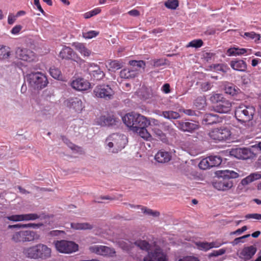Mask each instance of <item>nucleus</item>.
I'll return each mask as SVG.
<instances>
[{"label":"nucleus","mask_w":261,"mask_h":261,"mask_svg":"<svg viewBox=\"0 0 261 261\" xmlns=\"http://www.w3.org/2000/svg\"><path fill=\"white\" fill-rule=\"evenodd\" d=\"M218 179L213 182L214 187L218 190L226 191L233 186L232 179L239 176L238 173L231 170H220L216 172Z\"/></svg>","instance_id":"f257e3e1"},{"label":"nucleus","mask_w":261,"mask_h":261,"mask_svg":"<svg viewBox=\"0 0 261 261\" xmlns=\"http://www.w3.org/2000/svg\"><path fill=\"white\" fill-rule=\"evenodd\" d=\"M123 123L133 131L138 130L140 127L148 126L150 121L145 116L135 112L126 114L122 118Z\"/></svg>","instance_id":"f03ea898"},{"label":"nucleus","mask_w":261,"mask_h":261,"mask_svg":"<svg viewBox=\"0 0 261 261\" xmlns=\"http://www.w3.org/2000/svg\"><path fill=\"white\" fill-rule=\"evenodd\" d=\"M51 249L43 244L24 248L23 253L30 258L34 259H46L51 256Z\"/></svg>","instance_id":"7ed1b4c3"},{"label":"nucleus","mask_w":261,"mask_h":261,"mask_svg":"<svg viewBox=\"0 0 261 261\" xmlns=\"http://www.w3.org/2000/svg\"><path fill=\"white\" fill-rule=\"evenodd\" d=\"M127 143L125 135L117 133L110 135L106 140L105 144L113 153H117L124 148Z\"/></svg>","instance_id":"20e7f679"},{"label":"nucleus","mask_w":261,"mask_h":261,"mask_svg":"<svg viewBox=\"0 0 261 261\" xmlns=\"http://www.w3.org/2000/svg\"><path fill=\"white\" fill-rule=\"evenodd\" d=\"M210 101L214 105V111L219 113H227L231 108V102L221 94H214L210 97Z\"/></svg>","instance_id":"39448f33"},{"label":"nucleus","mask_w":261,"mask_h":261,"mask_svg":"<svg viewBox=\"0 0 261 261\" xmlns=\"http://www.w3.org/2000/svg\"><path fill=\"white\" fill-rule=\"evenodd\" d=\"M255 113V109L254 106L240 105L236 108L234 116L239 121L246 123L253 119Z\"/></svg>","instance_id":"423d86ee"},{"label":"nucleus","mask_w":261,"mask_h":261,"mask_svg":"<svg viewBox=\"0 0 261 261\" xmlns=\"http://www.w3.org/2000/svg\"><path fill=\"white\" fill-rule=\"evenodd\" d=\"M27 79L31 86L34 89H42L48 84L46 76L40 72L28 74L27 75Z\"/></svg>","instance_id":"0eeeda50"},{"label":"nucleus","mask_w":261,"mask_h":261,"mask_svg":"<svg viewBox=\"0 0 261 261\" xmlns=\"http://www.w3.org/2000/svg\"><path fill=\"white\" fill-rule=\"evenodd\" d=\"M40 235L32 230H20L12 235V240L16 243H24L38 240Z\"/></svg>","instance_id":"6e6552de"},{"label":"nucleus","mask_w":261,"mask_h":261,"mask_svg":"<svg viewBox=\"0 0 261 261\" xmlns=\"http://www.w3.org/2000/svg\"><path fill=\"white\" fill-rule=\"evenodd\" d=\"M209 137L216 141H224L231 138V132L229 128L221 126L213 129L208 133Z\"/></svg>","instance_id":"1a4fd4ad"},{"label":"nucleus","mask_w":261,"mask_h":261,"mask_svg":"<svg viewBox=\"0 0 261 261\" xmlns=\"http://www.w3.org/2000/svg\"><path fill=\"white\" fill-rule=\"evenodd\" d=\"M93 93L96 97L109 100L113 98L115 92L110 85L100 84L94 88Z\"/></svg>","instance_id":"9d476101"},{"label":"nucleus","mask_w":261,"mask_h":261,"mask_svg":"<svg viewBox=\"0 0 261 261\" xmlns=\"http://www.w3.org/2000/svg\"><path fill=\"white\" fill-rule=\"evenodd\" d=\"M57 250L61 253H71L78 250V245L72 241L60 240L54 242Z\"/></svg>","instance_id":"9b49d317"},{"label":"nucleus","mask_w":261,"mask_h":261,"mask_svg":"<svg viewBox=\"0 0 261 261\" xmlns=\"http://www.w3.org/2000/svg\"><path fill=\"white\" fill-rule=\"evenodd\" d=\"M174 124L180 130L191 134L199 128V122L193 120H178Z\"/></svg>","instance_id":"f8f14e48"},{"label":"nucleus","mask_w":261,"mask_h":261,"mask_svg":"<svg viewBox=\"0 0 261 261\" xmlns=\"http://www.w3.org/2000/svg\"><path fill=\"white\" fill-rule=\"evenodd\" d=\"M231 154L236 158L242 160L252 159L256 155L250 149L247 148H233L231 151Z\"/></svg>","instance_id":"ddd939ff"},{"label":"nucleus","mask_w":261,"mask_h":261,"mask_svg":"<svg viewBox=\"0 0 261 261\" xmlns=\"http://www.w3.org/2000/svg\"><path fill=\"white\" fill-rule=\"evenodd\" d=\"M40 218V216L37 214L30 213L21 215H13L9 216H6L4 218L5 223H7V220L13 222H18L22 221H33Z\"/></svg>","instance_id":"4468645a"},{"label":"nucleus","mask_w":261,"mask_h":261,"mask_svg":"<svg viewBox=\"0 0 261 261\" xmlns=\"http://www.w3.org/2000/svg\"><path fill=\"white\" fill-rule=\"evenodd\" d=\"M59 56L62 59L72 60L77 63L82 61L81 58L78 57L73 49L69 46H64Z\"/></svg>","instance_id":"2eb2a0df"},{"label":"nucleus","mask_w":261,"mask_h":261,"mask_svg":"<svg viewBox=\"0 0 261 261\" xmlns=\"http://www.w3.org/2000/svg\"><path fill=\"white\" fill-rule=\"evenodd\" d=\"M91 252L103 256H114L116 251L114 248L105 246L95 245L89 247Z\"/></svg>","instance_id":"dca6fc26"},{"label":"nucleus","mask_w":261,"mask_h":261,"mask_svg":"<svg viewBox=\"0 0 261 261\" xmlns=\"http://www.w3.org/2000/svg\"><path fill=\"white\" fill-rule=\"evenodd\" d=\"M257 251V248L253 245L244 247L242 250L238 253L240 258L244 261L250 260Z\"/></svg>","instance_id":"f3484780"},{"label":"nucleus","mask_w":261,"mask_h":261,"mask_svg":"<svg viewBox=\"0 0 261 261\" xmlns=\"http://www.w3.org/2000/svg\"><path fill=\"white\" fill-rule=\"evenodd\" d=\"M144 261H167V259L160 249H156L148 252L147 256L144 258Z\"/></svg>","instance_id":"a211bd4d"},{"label":"nucleus","mask_w":261,"mask_h":261,"mask_svg":"<svg viewBox=\"0 0 261 261\" xmlns=\"http://www.w3.org/2000/svg\"><path fill=\"white\" fill-rule=\"evenodd\" d=\"M201 121L202 124L207 125L221 122L222 119L217 114L205 113L202 115Z\"/></svg>","instance_id":"6ab92c4d"},{"label":"nucleus","mask_w":261,"mask_h":261,"mask_svg":"<svg viewBox=\"0 0 261 261\" xmlns=\"http://www.w3.org/2000/svg\"><path fill=\"white\" fill-rule=\"evenodd\" d=\"M119 122V119L114 115H103L98 119L99 124L102 126H113Z\"/></svg>","instance_id":"aec40b11"},{"label":"nucleus","mask_w":261,"mask_h":261,"mask_svg":"<svg viewBox=\"0 0 261 261\" xmlns=\"http://www.w3.org/2000/svg\"><path fill=\"white\" fill-rule=\"evenodd\" d=\"M71 87L78 91H86L90 87V83L83 78H78L73 81L71 84Z\"/></svg>","instance_id":"412c9836"},{"label":"nucleus","mask_w":261,"mask_h":261,"mask_svg":"<svg viewBox=\"0 0 261 261\" xmlns=\"http://www.w3.org/2000/svg\"><path fill=\"white\" fill-rule=\"evenodd\" d=\"M15 53L16 57L19 59L29 62L33 60L31 57L33 52L26 48L18 47Z\"/></svg>","instance_id":"4be33fe9"},{"label":"nucleus","mask_w":261,"mask_h":261,"mask_svg":"<svg viewBox=\"0 0 261 261\" xmlns=\"http://www.w3.org/2000/svg\"><path fill=\"white\" fill-rule=\"evenodd\" d=\"M67 106L74 110L76 112L81 111L83 109V103L78 97H71L66 100Z\"/></svg>","instance_id":"5701e85b"},{"label":"nucleus","mask_w":261,"mask_h":261,"mask_svg":"<svg viewBox=\"0 0 261 261\" xmlns=\"http://www.w3.org/2000/svg\"><path fill=\"white\" fill-rule=\"evenodd\" d=\"M230 67L235 70L245 72L247 69V64L243 60H232L230 62Z\"/></svg>","instance_id":"b1692460"},{"label":"nucleus","mask_w":261,"mask_h":261,"mask_svg":"<svg viewBox=\"0 0 261 261\" xmlns=\"http://www.w3.org/2000/svg\"><path fill=\"white\" fill-rule=\"evenodd\" d=\"M171 159V153L168 151L159 150L155 155V160L159 163H165Z\"/></svg>","instance_id":"393cba45"},{"label":"nucleus","mask_w":261,"mask_h":261,"mask_svg":"<svg viewBox=\"0 0 261 261\" xmlns=\"http://www.w3.org/2000/svg\"><path fill=\"white\" fill-rule=\"evenodd\" d=\"M138 72L136 69L130 68L124 69L120 72V76L124 79H133L137 76Z\"/></svg>","instance_id":"a878e982"},{"label":"nucleus","mask_w":261,"mask_h":261,"mask_svg":"<svg viewBox=\"0 0 261 261\" xmlns=\"http://www.w3.org/2000/svg\"><path fill=\"white\" fill-rule=\"evenodd\" d=\"M251 49H246L243 48H239L238 47H233L230 48L227 50V55L228 56H240L247 53L248 51H250Z\"/></svg>","instance_id":"bb28decb"},{"label":"nucleus","mask_w":261,"mask_h":261,"mask_svg":"<svg viewBox=\"0 0 261 261\" xmlns=\"http://www.w3.org/2000/svg\"><path fill=\"white\" fill-rule=\"evenodd\" d=\"M160 116L170 120L177 119L180 118V114L178 112L173 111H162Z\"/></svg>","instance_id":"cd10ccee"},{"label":"nucleus","mask_w":261,"mask_h":261,"mask_svg":"<svg viewBox=\"0 0 261 261\" xmlns=\"http://www.w3.org/2000/svg\"><path fill=\"white\" fill-rule=\"evenodd\" d=\"M224 90L226 94L233 96L238 93L240 89L232 83H227L224 86Z\"/></svg>","instance_id":"c85d7f7f"},{"label":"nucleus","mask_w":261,"mask_h":261,"mask_svg":"<svg viewBox=\"0 0 261 261\" xmlns=\"http://www.w3.org/2000/svg\"><path fill=\"white\" fill-rule=\"evenodd\" d=\"M71 226L76 230L92 229L93 228V225L89 223H72Z\"/></svg>","instance_id":"c756f323"},{"label":"nucleus","mask_w":261,"mask_h":261,"mask_svg":"<svg viewBox=\"0 0 261 261\" xmlns=\"http://www.w3.org/2000/svg\"><path fill=\"white\" fill-rule=\"evenodd\" d=\"M109 70L112 72H115L123 67V63L117 60H110L108 62Z\"/></svg>","instance_id":"7c9ffc66"},{"label":"nucleus","mask_w":261,"mask_h":261,"mask_svg":"<svg viewBox=\"0 0 261 261\" xmlns=\"http://www.w3.org/2000/svg\"><path fill=\"white\" fill-rule=\"evenodd\" d=\"M261 178V174L258 173H251L246 178L242 179L241 183L243 185H247L251 182Z\"/></svg>","instance_id":"2f4dec72"},{"label":"nucleus","mask_w":261,"mask_h":261,"mask_svg":"<svg viewBox=\"0 0 261 261\" xmlns=\"http://www.w3.org/2000/svg\"><path fill=\"white\" fill-rule=\"evenodd\" d=\"M73 46L82 55L85 57H89L91 51L87 49L85 45L81 43H74Z\"/></svg>","instance_id":"473e14b6"},{"label":"nucleus","mask_w":261,"mask_h":261,"mask_svg":"<svg viewBox=\"0 0 261 261\" xmlns=\"http://www.w3.org/2000/svg\"><path fill=\"white\" fill-rule=\"evenodd\" d=\"M89 74L91 79L95 81L101 80L105 76V73L101 68L95 71H90Z\"/></svg>","instance_id":"72a5a7b5"},{"label":"nucleus","mask_w":261,"mask_h":261,"mask_svg":"<svg viewBox=\"0 0 261 261\" xmlns=\"http://www.w3.org/2000/svg\"><path fill=\"white\" fill-rule=\"evenodd\" d=\"M10 48L9 47L0 44V60H5L10 56Z\"/></svg>","instance_id":"f704fd0d"},{"label":"nucleus","mask_w":261,"mask_h":261,"mask_svg":"<svg viewBox=\"0 0 261 261\" xmlns=\"http://www.w3.org/2000/svg\"><path fill=\"white\" fill-rule=\"evenodd\" d=\"M193 104L198 109H202L206 105V99L204 96H199L194 100Z\"/></svg>","instance_id":"c9c22d12"},{"label":"nucleus","mask_w":261,"mask_h":261,"mask_svg":"<svg viewBox=\"0 0 261 261\" xmlns=\"http://www.w3.org/2000/svg\"><path fill=\"white\" fill-rule=\"evenodd\" d=\"M152 130L153 132V134L160 140H161L163 142H165L167 141V139L166 138V135L163 132V131L157 128L153 127L152 128Z\"/></svg>","instance_id":"e433bc0d"},{"label":"nucleus","mask_w":261,"mask_h":261,"mask_svg":"<svg viewBox=\"0 0 261 261\" xmlns=\"http://www.w3.org/2000/svg\"><path fill=\"white\" fill-rule=\"evenodd\" d=\"M210 166L212 167L219 166L222 161V158L219 155H210L208 156Z\"/></svg>","instance_id":"4c0bfd02"},{"label":"nucleus","mask_w":261,"mask_h":261,"mask_svg":"<svg viewBox=\"0 0 261 261\" xmlns=\"http://www.w3.org/2000/svg\"><path fill=\"white\" fill-rule=\"evenodd\" d=\"M129 64L132 66V68L134 69H136L137 72L138 68H143L144 69L145 67V63L142 60H131L129 62Z\"/></svg>","instance_id":"58836bf2"},{"label":"nucleus","mask_w":261,"mask_h":261,"mask_svg":"<svg viewBox=\"0 0 261 261\" xmlns=\"http://www.w3.org/2000/svg\"><path fill=\"white\" fill-rule=\"evenodd\" d=\"M212 67V66H211ZM213 68L216 72L221 71L223 73H226L230 68L226 64H217L213 65Z\"/></svg>","instance_id":"ea45409f"},{"label":"nucleus","mask_w":261,"mask_h":261,"mask_svg":"<svg viewBox=\"0 0 261 261\" xmlns=\"http://www.w3.org/2000/svg\"><path fill=\"white\" fill-rule=\"evenodd\" d=\"M146 127H140V128H138V130H135V132L138 133L141 137L147 140L151 138V136L146 129Z\"/></svg>","instance_id":"a19ab883"},{"label":"nucleus","mask_w":261,"mask_h":261,"mask_svg":"<svg viewBox=\"0 0 261 261\" xmlns=\"http://www.w3.org/2000/svg\"><path fill=\"white\" fill-rule=\"evenodd\" d=\"M49 73L55 79L60 80L62 78L61 72L58 68L51 67L49 69Z\"/></svg>","instance_id":"79ce46f5"},{"label":"nucleus","mask_w":261,"mask_h":261,"mask_svg":"<svg viewBox=\"0 0 261 261\" xmlns=\"http://www.w3.org/2000/svg\"><path fill=\"white\" fill-rule=\"evenodd\" d=\"M141 211L144 213L153 217H158L160 216V212L158 211H153V210L148 208L145 206H141Z\"/></svg>","instance_id":"37998d69"},{"label":"nucleus","mask_w":261,"mask_h":261,"mask_svg":"<svg viewBox=\"0 0 261 261\" xmlns=\"http://www.w3.org/2000/svg\"><path fill=\"white\" fill-rule=\"evenodd\" d=\"M164 5L168 9L175 10L178 7L179 2L178 0H167Z\"/></svg>","instance_id":"c03bdc74"},{"label":"nucleus","mask_w":261,"mask_h":261,"mask_svg":"<svg viewBox=\"0 0 261 261\" xmlns=\"http://www.w3.org/2000/svg\"><path fill=\"white\" fill-rule=\"evenodd\" d=\"M135 245L139 247L142 250H148L149 248V244L145 240H138L134 243Z\"/></svg>","instance_id":"a18cd8bd"},{"label":"nucleus","mask_w":261,"mask_h":261,"mask_svg":"<svg viewBox=\"0 0 261 261\" xmlns=\"http://www.w3.org/2000/svg\"><path fill=\"white\" fill-rule=\"evenodd\" d=\"M242 36L247 39H255V40H259L260 36L259 34H256L254 32H246Z\"/></svg>","instance_id":"49530a36"},{"label":"nucleus","mask_w":261,"mask_h":261,"mask_svg":"<svg viewBox=\"0 0 261 261\" xmlns=\"http://www.w3.org/2000/svg\"><path fill=\"white\" fill-rule=\"evenodd\" d=\"M199 167L200 169L203 170L211 168L212 167L210 166V161H209L208 157L201 160L199 164Z\"/></svg>","instance_id":"de8ad7c7"},{"label":"nucleus","mask_w":261,"mask_h":261,"mask_svg":"<svg viewBox=\"0 0 261 261\" xmlns=\"http://www.w3.org/2000/svg\"><path fill=\"white\" fill-rule=\"evenodd\" d=\"M199 250L206 251L211 249L210 244L208 242H198L196 243Z\"/></svg>","instance_id":"09e8293b"},{"label":"nucleus","mask_w":261,"mask_h":261,"mask_svg":"<svg viewBox=\"0 0 261 261\" xmlns=\"http://www.w3.org/2000/svg\"><path fill=\"white\" fill-rule=\"evenodd\" d=\"M203 45V41L201 39L194 40L189 43L187 45V47H193L195 48H198L201 47Z\"/></svg>","instance_id":"8fccbe9b"},{"label":"nucleus","mask_w":261,"mask_h":261,"mask_svg":"<svg viewBox=\"0 0 261 261\" xmlns=\"http://www.w3.org/2000/svg\"><path fill=\"white\" fill-rule=\"evenodd\" d=\"M226 251V248H222L218 250H214L211 253H210L208 255L209 258L212 257H217L219 255H221L225 253Z\"/></svg>","instance_id":"3c124183"},{"label":"nucleus","mask_w":261,"mask_h":261,"mask_svg":"<svg viewBox=\"0 0 261 261\" xmlns=\"http://www.w3.org/2000/svg\"><path fill=\"white\" fill-rule=\"evenodd\" d=\"M98 34L99 33L95 31H90L88 32L84 33L83 35L86 39H91L97 36Z\"/></svg>","instance_id":"603ef678"},{"label":"nucleus","mask_w":261,"mask_h":261,"mask_svg":"<svg viewBox=\"0 0 261 261\" xmlns=\"http://www.w3.org/2000/svg\"><path fill=\"white\" fill-rule=\"evenodd\" d=\"M100 12V10L99 8L95 9L92 11L88 12L84 14L85 18H89L93 16H95Z\"/></svg>","instance_id":"864d4df0"},{"label":"nucleus","mask_w":261,"mask_h":261,"mask_svg":"<svg viewBox=\"0 0 261 261\" xmlns=\"http://www.w3.org/2000/svg\"><path fill=\"white\" fill-rule=\"evenodd\" d=\"M120 247L123 250L126 251L130 250L131 248V244L129 242H125L123 241L119 242Z\"/></svg>","instance_id":"5fc2aeb1"},{"label":"nucleus","mask_w":261,"mask_h":261,"mask_svg":"<svg viewBox=\"0 0 261 261\" xmlns=\"http://www.w3.org/2000/svg\"><path fill=\"white\" fill-rule=\"evenodd\" d=\"M179 111H180V112H182L184 114H185L186 115H188V116H197L198 115H197V113H199V112L195 111L192 110L191 109H180Z\"/></svg>","instance_id":"6e6d98bb"},{"label":"nucleus","mask_w":261,"mask_h":261,"mask_svg":"<svg viewBox=\"0 0 261 261\" xmlns=\"http://www.w3.org/2000/svg\"><path fill=\"white\" fill-rule=\"evenodd\" d=\"M213 87V84L210 82H204L201 84L200 88L203 91H207Z\"/></svg>","instance_id":"4d7b16f0"},{"label":"nucleus","mask_w":261,"mask_h":261,"mask_svg":"<svg viewBox=\"0 0 261 261\" xmlns=\"http://www.w3.org/2000/svg\"><path fill=\"white\" fill-rule=\"evenodd\" d=\"M153 65L154 67H160L161 66L164 65L166 64L165 60H164L163 59L154 60L153 61Z\"/></svg>","instance_id":"13d9d810"},{"label":"nucleus","mask_w":261,"mask_h":261,"mask_svg":"<svg viewBox=\"0 0 261 261\" xmlns=\"http://www.w3.org/2000/svg\"><path fill=\"white\" fill-rule=\"evenodd\" d=\"M115 199V198H113V197H111L109 196H101L99 197H97L96 198L95 200H94V202H97V203H102V201H101V200H114Z\"/></svg>","instance_id":"bf43d9fd"},{"label":"nucleus","mask_w":261,"mask_h":261,"mask_svg":"<svg viewBox=\"0 0 261 261\" xmlns=\"http://www.w3.org/2000/svg\"><path fill=\"white\" fill-rule=\"evenodd\" d=\"M245 218L246 219H255L257 220H261V214H249L246 215Z\"/></svg>","instance_id":"052dcab7"},{"label":"nucleus","mask_w":261,"mask_h":261,"mask_svg":"<svg viewBox=\"0 0 261 261\" xmlns=\"http://www.w3.org/2000/svg\"><path fill=\"white\" fill-rule=\"evenodd\" d=\"M215 55V54L213 53H205L203 54V57L205 61L209 62Z\"/></svg>","instance_id":"680f3d73"},{"label":"nucleus","mask_w":261,"mask_h":261,"mask_svg":"<svg viewBox=\"0 0 261 261\" xmlns=\"http://www.w3.org/2000/svg\"><path fill=\"white\" fill-rule=\"evenodd\" d=\"M161 90L163 92H164L165 94L169 93L171 91L170 86L169 84H164L161 88Z\"/></svg>","instance_id":"e2e57ef3"},{"label":"nucleus","mask_w":261,"mask_h":261,"mask_svg":"<svg viewBox=\"0 0 261 261\" xmlns=\"http://www.w3.org/2000/svg\"><path fill=\"white\" fill-rule=\"evenodd\" d=\"M247 229L246 226H243L241 228L238 229L237 230L231 232V234H237L239 235L243 233L244 231H246Z\"/></svg>","instance_id":"0e129e2a"},{"label":"nucleus","mask_w":261,"mask_h":261,"mask_svg":"<svg viewBox=\"0 0 261 261\" xmlns=\"http://www.w3.org/2000/svg\"><path fill=\"white\" fill-rule=\"evenodd\" d=\"M22 27L21 25H16L11 31L13 34H17L19 33Z\"/></svg>","instance_id":"69168bd1"},{"label":"nucleus","mask_w":261,"mask_h":261,"mask_svg":"<svg viewBox=\"0 0 261 261\" xmlns=\"http://www.w3.org/2000/svg\"><path fill=\"white\" fill-rule=\"evenodd\" d=\"M34 4L37 7V9L39 10V11H40L42 14L45 15V12L42 8L41 5L39 3V0H34Z\"/></svg>","instance_id":"338daca9"},{"label":"nucleus","mask_w":261,"mask_h":261,"mask_svg":"<svg viewBox=\"0 0 261 261\" xmlns=\"http://www.w3.org/2000/svg\"><path fill=\"white\" fill-rule=\"evenodd\" d=\"M100 69V67L97 65V64H95L94 63H91L90 64V67L88 69V72H89L90 71H96L98 69Z\"/></svg>","instance_id":"774afa93"}]
</instances>
